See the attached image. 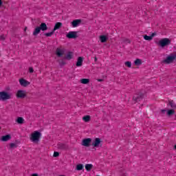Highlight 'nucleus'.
Wrapping results in <instances>:
<instances>
[{
    "instance_id": "nucleus-1",
    "label": "nucleus",
    "mask_w": 176,
    "mask_h": 176,
    "mask_svg": "<svg viewBox=\"0 0 176 176\" xmlns=\"http://www.w3.org/2000/svg\"><path fill=\"white\" fill-rule=\"evenodd\" d=\"M41 135H42V133H41V132H38V131H35L34 133L31 134L30 140L32 142H38Z\"/></svg>"
},
{
    "instance_id": "nucleus-2",
    "label": "nucleus",
    "mask_w": 176,
    "mask_h": 176,
    "mask_svg": "<svg viewBox=\"0 0 176 176\" xmlns=\"http://www.w3.org/2000/svg\"><path fill=\"white\" fill-rule=\"evenodd\" d=\"M169 45H171V40L168 38H162L158 42V46L161 47H166V46H168Z\"/></svg>"
},
{
    "instance_id": "nucleus-3",
    "label": "nucleus",
    "mask_w": 176,
    "mask_h": 176,
    "mask_svg": "<svg viewBox=\"0 0 176 176\" xmlns=\"http://www.w3.org/2000/svg\"><path fill=\"white\" fill-rule=\"evenodd\" d=\"M12 98V95L6 91L0 92V100L6 101V100H10Z\"/></svg>"
},
{
    "instance_id": "nucleus-4",
    "label": "nucleus",
    "mask_w": 176,
    "mask_h": 176,
    "mask_svg": "<svg viewBox=\"0 0 176 176\" xmlns=\"http://www.w3.org/2000/svg\"><path fill=\"white\" fill-rule=\"evenodd\" d=\"M175 58H176L175 54L170 55L167 56L165 60H163V63H165L166 64H171V63H173V61H174Z\"/></svg>"
},
{
    "instance_id": "nucleus-5",
    "label": "nucleus",
    "mask_w": 176,
    "mask_h": 176,
    "mask_svg": "<svg viewBox=\"0 0 176 176\" xmlns=\"http://www.w3.org/2000/svg\"><path fill=\"white\" fill-rule=\"evenodd\" d=\"M19 83L23 87H27V86H30V85H31V82H30V81L24 78L19 79Z\"/></svg>"
},
{
    "instance_id": "nucleus-6",
    "label": "nucleus",
    "mask_w": 176,
    "mask_h": 176,
    "mask_svg": "<svg viewBox=\"0 0 176 176\" xmlns=\"http://www.w3.org/2000/svg\"><path fill=\"white\" fill-rule=\"evenodd\" d=\"M67 38L69 39H75L78 38V35L76 34V32H69L66 35Z\"/></svg>"
},
{
    "instance_id": "nucleus-7",
    "label": "nucleus",
    "mask_w": 176,
    "mask_h": 176,
    "mask_svg": "<svg viewBox=\"0 0 176 176\" xmlns=\"http://www.w3.org/2000/svg\"><path fill=\"white\" fill-rule=\"evenodd\" d=\"M91 142V138H86L82 140V145L83 146H90V144Z\"/></svg>"
},
{
    "instance_id": "nucleus-8",
    "label": "nucleus",
    "mask_w": 176,
    "mask_h": 176,
    "mask_svg": "<svg viewBox=\"0 0 176 176\" xmlns=\"http://www.w3.org/2000/svg\"><path fill=\"white\" fill-rule=\"evenodd\" d=\"M25 91H23V90H19L16 92V97L17 98H25Z\"/></svg>"
},
{
    "instance_id": "nucleus-9",
    "label": "nucleus",
    "mask_w": 176,
    "mask_h": 176,
    "mask_svg": "<svg viewBox=\"0 0 176 176\" xmlns=\"http://www.w3.org/2000/svg\"><path fill=\"white\" fill-rule=\"evenodd\" d=\"M80 23H82L81 19H75L72 22V25L73 28H76V27H78Z\"/></svg>"
},
{
    "instance_id": "nucleus-10",
    "label": "nucleus",
    "mask_w": 176,
    "mask_h": 176,
    "mask_svg": "<svg viewBox=\"0 0 176 176\" xmlns=\"http://www.w3.org/2000/svg\"><path fill=\"white\" fill-rule=\"evenodd\" d=\"M101 144V139L96 138L94 140V142L92 143V146L95 148H97V146H100V144Z\"/></svg>"
},
{
    "instance_id": "nucleus-11",
    "label": "nucleus",
    "mask_w": 176,
    "mask_h": 176,
    "mask_svg": "<svg viewBox=\"0 0 176 176\" xmlns=\"http://www.w3.org/2000/svg\"><path fill=\"white\" fill-rule=\"evenodd\" d=\"M56 54L58 57H61L62 56H64V50L57 48L56 50Z\"/></svg>"
},
{
    "instance_id": "nucleus-12",
    "label": "nucleus",
    "mask_w": 176,
    "mask_h": 176,
    "mask_svg": "<svg viewBox=\"0 0 176 176\" xmlns=\"http://www.w3.org/2000/svg\"><path fill=\"white\" fill-rule=\"evenodd\" d=\"M83 64V58L79 56L77 62H76V67H82V65Z\"/></svg>"
},
{
    "instance_id": "nucleus-13",
    "label": "nucleus",
    "mask_w": 176,
    "mask_h": 176,
    "mask_svg": "<svg viewBox=\"0 0 176 176\" xmlns=\"http://www.w3.org/2000/svg\"><path fill=\"white\" fill-rule=\"evenodd\" d=\"M142 100V95H135L133 96V100L135 102H138Z\"/></svg>"
},
{
    "instance_id": "nucleus-14",
    "label": "nucleus",
    "mask_w": 176,
    "mask_h": 176,
    "mask_svg": "<svg viewBox=\"0 0 176 176\" xmlns=\"http://www.w3.org/2000/svg\"><path fill=\"white\" fill-rule=\"evenodd\" d=\"M10 138H12L10 135H3L1 137V141L3 142H6L9 141V140H10Z\"/></svg>"
},
{
    "instance_id": "nucleus-15",
    "label": "nucleus",
    "mask_w": 176,
    "mask_h": 176,
    "mask_svg": "<svg viewBox=\"0 0 176 176\" xmlns=\"http://www.w3.org/2000/svg\"><path fill=\"white\" fill-rule=\"evenodd\" d=\"M63 27V23L61 22H58L55 24L54 28V31H57V30H60Z\"/></svg>"
},
{
    "instance_id": "nucleus-16",
    "label": "nucleus",
    "mask_w": 176,
    "mask_h": 176,
    "mask_svg": "<svg viewBox=\"0 0 176 176\" xmlns=\"http://www.w3.org/2000/svg\"><path fill=\"white\" fill-rule=\"evenodd\" d=\"M100 41L102 43H105L108 41V38L105 35H101L100 36Z\"/></svg>"
},
{
    "instance_id": "nucleus-17",
    "label": "nucleus",
    "mask_w": 176,
    "mask_h": 176,
    "mask_svg": "<svg viewBox=\"0 0 176 176\" xmlns=\"http://www.w3.org/2000/svg\"><path fill=\"white\" fill-rule=\"evenodd\" d=\"M39 28L41 31H46L47 30V25H46L45 23H42Z\"/></svg>"
},
{
    "instance_id": "nucleus-18",
    "label": "nucleus",
    "mask_w": 176,
    "mask_h": 176,
    "mask_svg": "<svg viewBox=\"0 0 176 176\" xmlns=\"http://www.w3.org/2000/svg\"><path fill=\"white\" fill-rule=\"evenodd\" d=\"M74 56V54L72 52H68L65 56L66 60H72V57Z\"/></svg>"
},
{
    "instance_id": "nucleus-19",
    "label": "nucleus",
    "mask_w": 176,
    "mask_h": 176,
    "mask_svg": "<svg viewBox=\"0 0 176 176\" xmlns=\"http://www.w3.org/2000/svg\"><path fill=\"white\" fill-rule=\"evenodd\" d=\"M16 122L18 124H23V123H24V118L22 117H18Z\"/></svg>"
},
{
    "instance_id": "nucleus-20",
    "label": "nucleus",
    "mask_w": 176,
    "mask_h": 176,
    "mask_svg": "<svg viewBox=\"0 0 176 176\" xmlns=\"http://www.w3.org/2000/svg\"><path fill=\"white\" fill-rule=\"evenodd\" d=\"M41 28L38 27H36L35 29H34V31L33 32V35L34 36H36L39 34V32H41Z\"/></svg>"
},
{
    "instance_id": "nucleus-21",
    "label": "nucleus",
    "mask_w": 176,
    "mask_h": 176,
    "mask_svg": "<svg viewBox=\"0 0 176 176\" xmlns=\"http://www.w3.org/2000/svg\"><path fill=\"white\" fill-rule=\"evenodd\" d=\"M90 79L89 78H82L80 80V83L82 85H87V83H89Z\"/></svg>"
},
{
    "instance_id": "nucleus-22",
    "label": "nucleus",
    "mask_w": 176,
    "mask_h": 176,
    "mask_svg": "<svg viewBox=\"0 0 176 176\" xmlns=\"http://www.w3.org/2000/svg\"><path fill=\"white\" fill-rule=\"evenodd\" d=\"M92 168H93V164H87L85 165V170H87V171H91Z\"/></svg>"
},
{
    "instance_id": "nucleus-23",
    "label": "nucleus",
    "mask_w": 176,
    "mask_h": 176,
    "mask_svg": "<svg viewBox=\"0 0 176 176\" xmlns=\"http://www.w3.org/2000/svg\"><path fill=\"white\" fill-rule=\"evenodd\" d=\"M168 104L173 109H176V104L175 102H174V100H169Z\"/></svg>"
},
{
    "instance_id": "nucleus-24",
    "label": "nucleus",
    "mask_w": 176,
    "mask_h": 176,
    "mask_svg": "<svg viewBox=\"0 0 176 176\" xmlns=\"http://www.w3.org/2000/svg\"><path fill=\"white\" fill-rule=\"evenodd\" d=\"M82 120L87 123L88 122H90V116H85L82 117Z\"/></svg>"
},
{
    "instance_id": "nucleus-25",
    "label": "nucleus",
    "mask_w": 176,
    "mask_h": 176,
    "mask_svg": "<svg viewBox=\"0 0 176 176\" xmlns=\"http://www.w3.org/2000/svg\"><path fill=\"white\" fill-rule=\"evenodd\" d=\"M134 64L135 65H141V64H142V60H141L140 58H138L134 61Z\"/></svg>"
},
{
    "instance_id": "nucleus-26",
    "label": "nucleus",
    "mask_w": 176,
    "mask_h": 176,
    "mask_svg": "<svg viewBox=\"0 0 176 176\" xmlns=\"http://www.w3.org/2000/svg\"><path fill=\"white\" fill-rule=\"evenodd\" d=\"M175 113V111L174 109H169L167 111L168 116H171V115H174Z\"/></svg>"
},
{
    "instance_id": "nucleus-27",
    "label": "nucleus",
    "mask_w": 176,
    "mask_h": 176,
    "mask_svg": "<svg viewBox=\"0 0 176 176\" xmlns=\"http://www.w3.org/2000/svg\"><path fill=\"white\" fill-rule=\"evenodd\" d=\"M82 168H83V164H77L76 170H77V171H80Z\"/></svg>"
},
{
    "instance_id": "nucleus-28",
    "label": "nucleus",
    "mask_w": 176,
    "mask_h": 176,
    "mask_svg": "<svg viewBox=\"0 0 176 176\" xmlns=\"http://www.w3.org/2000/svg\"><path fill=\"white\" fill-rule=\"evenodd\" d=\"M144 39L145 41H152V37H151V36H148V35H144Z\"/></svg>"
},
{
    "instance_id": "nucleus-29",
    "label": "nucleus",
    "mask_w": 176,
    "mask_h": 176,
    "mask_svg": "<svg viewBox=\"0 0 176 176\" xmlns=\"http://www.w3.org/2000/svg\"><path fill=\"white\" fill-rule=\"evenodd\" d=\"M54 34V30L48 33H45V36H52V35H53Z\"/></svg>"
},
{
    "instance_id": "nucleus-30",
    "label": "nucleus",
    "mask_w": 176,
    "mask_h": 176,
    "mask_svg": "<svg viewBox=\"0 0 176 176\" xmlns=\"http://www.w3.org/2000/svg\"><path fill=\"white\" fill-rule=\"evenodd\" d=\"M125 65L126 67H128V68H131V62L130 61L125 62Z\"/></svg>"
},
{
    "instance_id": "nucleus-31",
    "label": "nucleus",
    "mask_w": 176,
    "mask_h": 176,
    "mask_svg": "<svg viewBox=\"0 0 176 176\" xmlns=\"http://www.w3.org/2000/svg\"><path fill=\"white\" fill-rule=\"evenodd\" d=\"M58 148H60V149H65V144H58Z\"/></svg>"
},
{
    "instance_id": "nucleus-32",
    "label": "nucleus",
    "mask_w": 176,
    "mask_h": 176,
    "mask_svg": "<svg viewBox=\"0 0 176 176\" xmlns=\"http://www.w3.org/2000/svg\"><path fill=\"white\" fill-rule=\"evenodd\" d=\"M53 156L54 157H58V156H60V153L57 151H54Z\"/></svg>"
},
{
    "instance_id": "nucleus-33",
    "label": "nucleus",
    "mask_w": 176,
    "mask_h": 176,
    "mask_svg": "<svg viewBox=\"0 0 176 176\" xmlns=\"http://www.w3.org/2000/svg\"><path fill=\"white\" fill-rule=\"evenodd\" d=\"M60 65H65V61L64 60H61L59 61Z\"/></svg>"
},
{
    "instance_id": "nucleus-34",
    "label": "nucleus",
    "mask_w": 176,
    "mask_h": 176,
    "mask_svg": "<svg viewBox=\"0 0 176 176\" xmlns=\"http://www.w3.org/2000/svg\"><path fill=\"white\" fill-rule=\"evenodd\" d=\"M10 148H16V144L14 143H11L10 144Z\"/></svg>"
},
{
    "instance_id": "nucleus-35",
    "label": "nucleus",
    "mask_w": 176,
    "mask_h": 176,
    "mask_svg": "<svg viewBox=\"0 0 176 176\" xmlns=\"http://www.w3.org/2000/svg\"><path fill=\"white\" fill-rule=\"evenodd\" d=\"M29 72H30V74H32L34 72V68L29 67Z\"/></svg>"
},
{
    "instance_id": "nucleus-36",
    "label": "nucleus",
    "mask_w": 176,
    "mask_h": 176,
    "mask_svg": "<svg viewBox=\"0 0 176 176\" xmlns=\"http://www.w3.org/2000/svg\"><path fill=\"white\" fill-rule=\"evenodd\" d=\"M156 36V33H152L151 36H150L151 37V39H153V36Z\"/></svg>"
},
{
    "instance_id": "nucleus-37",
    "label": "nucleus",
    "mask_w": 176,
    "mask_h": 176,
    "mask_svg": "<svg viewBox=\"0 0 176 176\" xmlns=\"http://www.w3.org/2000/svg\"><path fill=\"white\" fill-rule=\"evenodd\" d=\"M0 41H5V36H0Z\"/></svg>"
},
{
    "instance_id": "nucleus-38",
    "label": "nucleus",
    "mask_w": 176,
    "mask_h": 176,
    "mask_svg": "<svg viewBox=\"0 0 176 176\" xmlns=\"http://www.w3.org/2000/svg\"><path fill=\"white\" fill-rule=\"evenodd\" d=\"M161 111H162V113H166V110L165 109H162V110H161Z\"/></svg>"
},
{
    "instance_id": "nucleus-39",
    "label": "nucleus",
    "mask_w": 176,
    "mask_h": 176,
    "mask_svg": "<svg viewBox=\"0 0 176 176\" xmlns=\"http://www.w3.org/2000/svg\"><path fill=\"white\" fill-rule=\"evenodd\" d=\"M32 176H38V175L36 173H34V174L32 175Z\"/></svg>"
},
{
    "instance_id": "nucleus-40",
    "label": "nucleus",
    "mask_w": 176,
    "mask_h": 176,
    "mask_svg": "<svg viewBox=\"0 0 176 176\" xmlns=\"http://www.w3.org/2000/svg\"><path fill=\"white\" fill-rule=\"evenodd\" d=\"M98 82H102V79H98Z\"/></svg>"
},
{
    "instance_id": "nucleus-41",
    "label": "nucleus",
    "mask_w": 176,
    "mask_h": 176,
    "mask_svg": "<svg viewBox=\"0 0 176 176\" xmlns=\"http://www.w3.org/2000/svg\"><path fill=\"white\" fill-rule=\"evenodd\" d=\"M0 6H2V0H0Z\"/></svg>"
},
{
    "instance_id": "nucleus-42",
    "label": "nucleus",
    "mask_w": 176,
    "mask_h": 176,
    "mask_svg": "<svg viewBox=\"0 0 176 176\" xmlns=\"http://www.w3.org/2000/svg\"><path fill=\"white\" fill-rule=\"evenodd\" d=\"M174 149H176V144L174 146Z\"/></svg>"
},
{
    "instance_id": "nucleus-43",
    "label": "nucleus",
    "mask_w": 176,
    "mask_h": 176,
    "mask_svg": "<svg viewBox=\"0 0 176 176\" xmlns=\"http://www.w3.org/2000/svg\"><path fill=\"white\" fill-rule=\"evenodd\" d=\"M96 60H97V58H95V61H96Z\"/></svg>"
}]
</instances>
